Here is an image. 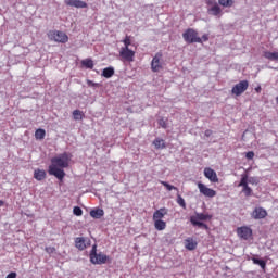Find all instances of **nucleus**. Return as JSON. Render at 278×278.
Instances as JSON below:
<instances>
[{
    "label": "nucleus",
    "mask_w": 278,
    "mask_h": 278,
    "mask_svg": "<svg viewBox=\"0 0 278 278\" xmlns=\"http://www.w3.org/2000/svg\"><path fill=\"white\" fill-rule=\"evenodd\" d=\"M68 153H63L59 156L51 159V165L48 167L49 175H53L56 177L59 181H64V177H66V173L64 168H68Z\"/></svg>",
    "instance_id": "1"
},
{
    "label": "nucleus",
    "mask_w": 278,
    "mask_h": 278,
    "mask_svg": "<svg viewBox=\"0 0 278 278\" xmlns=\"http://www.w3.org/2000/svg\"><path fill=\"white\" fill-rule=\"evenodd\" d=\"M182 38L187 45H194V42H198L200 45H203V40L201 37H199V33L193 28H188L182 34Z\"/></svg>",
    "instance_id": "2"
},
{
    "label": "nucleus",
    "mask_w": 278,
    "mask_h": 278,
    "mask_svg": "<svg viewBox=\"0 0 278 278\" xmlns=\"http://www.w3.org/2000/svg\"><path fill=\"white\" fill-rule=\"evenodd\" d=\"M48 38L53 42H61V45H66V42H68V35L60 30H50L48 33Z\"/></svg>",
    "instance_id": "3"
},
{
    "label": "nucleus",
    "mask_w": 278,
    "mask_h": 278,
    "mask_svg": "<svg viewBox=\"0 0 278 278\" xmlns=\"http://www.w3.org/2000/svg\"><path fill=\"white\" fill-rule=\"evenodd\" d=\"M91 264H105L108 262V255L103 253H97V244H94L89 254Z\"/></svg>",
    "instance_id": "4"
},
{
    "label": "nucleus",
    "mask_w": 278,
    "mask_h": 278,
    "mask_svg": "<svg viewBox=\"0 0 278 278\" xmlns=\"http://www.w3.org/2000/svg\"><path fill=\"white\" fill-rule=\"evenodd\" d=\"M164 70V62H162V52H157L151 62V71L153 73H160Z\"/></svg>",
    "instance_id": "5"
},
{
    "label": "nucleus",
    "mask_w": 278,
    "mask_h": 278,
    "mask_svg": "<svg viewBox=\"0 0 278 278\" xmlns=\"http://www.w3.org/2000/svg\"><path fill=\"white\" fill-rule=\"evenodd\" d=\"M247 90H249V80H241L232 87L231 93L236 97H240L241 94H244Z\"/></svg>",
    "instance_id": "6"
},
{
    "label": "nucleus",
    "mask_w": 278,
    "mask_h": 278,
    "mask_svg": "<svg viewBox=\"0 0 278 278\" xmlns=\"http://www.w3.org/2000/svg\"><path fill=\"white\" fill-rule=\"evenodd\" d=\"M119 58L125 62H134V58H136V51L129 48H121Z\"/></svg>",
    "instance_id": "7"
},
{
    "label": "nucleus",
    "mask_w": 278,
    "mask_h": 278,
    "mask_svg": "<svg viewBox=\"0 0 278 278\" xmlns=\"http://www.w3.org/2000/svg\"><path fill=\"white\" fill-rule=\"evenodd\" d=\"M198 189L203 197H207L208 199H214V197H216V190L208 188L203 182H198Z\"/></svg>",
    "instance_id": "8"
},
{
    "label": "nucleus",
    "mask_w": 278,
    "mask_h": 278,
    "mask_svg": "<svg viewBox=\"0 0 278 278\" xmlns=\"http://www.w3.org/2000/svg\"><path fill=\"white\" fill-rule=\"evenodd\" d=\"M237 236H239L241 240H249V238L253 236V229L248 226H241L237 228Z\"/></svg>",
    "instance_id": "9"
},
{
    "label": "nucleus",
    "mask_w": 278,
    "mask_h": 278,
    "mask_svg": "<svg viewBox=\"0 0 278 278\" xmlns=\"http://www.w3.org/2000/svg\"><path fill=\"white\" fill-rule=\"evenodd\" d=\"M251 216L254 218V220H262L268 216V212L264 207L258 206L253 210Z\"/></svg>",
    "instance_id": "10"
},
{
    "label": "nucleus",
    "mask_w": 278,
    "mask_h": 278,
    "mask_svg": "<svg viewBox=\"0 0 278 278\" xmlns=\"http://www.w3.org/2000/svg\"><path fill=\"white\" fill-rule=\"evenodd\" d=\"M239 186H241L242 192L247 195V197H251V194H253V189H251V187H249V177L248 176H243L239 182Z\"/></svg>",
    "instance_id": "11"
},
{
    "label": "nucleus",
    "mask_w": 278,
    "mask_h": 278,
    "mask_svg": "<svg viewBox=\"0 0 278 278\" xmlns=\"http://www.w3.org/2000/svg\"><path fill=\"white\" fill-rule=\"evenodd\" d=\"M204 177H206V179L212 184H218V175H216L215 170L210 167L204 169Z\"/></svg>",
    "instance_id": "12"
},
{
    "label": "nucleus",
    "mask_w": 278,
    "mask_h": 278,
    "mask_svg": "<svg viewBox=\"0 0 278 278\" xmlns=\"http://www.w3.org/2000/svg\"><path fill=\"white\" fill-rule=\"evenodd\" d=\"M65 4L70 5V8H88V3L81 0H65Z\"/></svg>",
    "instance_id": "13"
},
{
    "label": "nucleus",
    "mask_w": 278,
    "mask_h": 278,
    "mask_svg": "<svg viewBox=\"0 0 278 278\" xmlns=\"http://www.w3.org/2000/svg\"><path fill=\"white\" fill-rule=\"evenodd\" d=\"M207 13L211 16H217L218 18H220V16H223V9H220V5L215 4L207 9Z\"/></svg>",
    "instance_id": "14"
},
{
    "label": "nucleus",
    "mask_w": 278,
    "mask_h": 278,
    "mask_svg": "<svg viewBox=\"0 0 278 278\" xmlns=\"http://www.w3.org/2000/svg\"><path fill=\"white\" fill-rule=\"evenodd\" d=\"M166 214H168V210H166V207H162L156 210L153 213V220H162V218H164L166 216Z\"/></svg>",
    "instance_id": "15"
},
{
    "label": "nucleus",
    "mask_w": 278,
    "mask_h": 278,
    "mask_svg": "<svg viewBox=\"0 0 278 278\" xmlns=\"http://www.w3.org/2000/svg\"><path fill=\"white\" fill-rule=\"evenodd\" d=\"M75 247L78 249V251H85V249H88V245L86 244V239L84 237H77L75 239Z\"/></svg>",
    "instance_id": "16"
},
{
    "label": "nucleus",
    "mask_w": 278,
    "mask_h": 278,
    "mask_svg": "<svg viewBox=\"0 0 278 278\" xmlns=\"http://www.w3.org/2000/svg\"><path fill=\"white\" fill-rule=\"evenodd\" d=\"M34 178L37 181H45V179H47V172H45V169H35Z\"/></svg>",
    "instance_id": "17"
},
{
    "label": "nucleus",
    "mask_w": 278,
    "mask_h": 278,
    "mask_svg": "<svg viewBox=\"0 0 278 278\" xmlns=\"http://www.w3.org/2000/svg\"><path fill=\"white\" fill-rule=\"evenodd\" d=\"M197 247H198V243H197V241H194L193 238H187L185 240V248L188 251H194V249H197Z\"/></svg>",
    "instance_id": "18"
},
{
    "label": "nucleus",
    "mask_w": 278,
    "mask_h": 278,
    "mask_svg": "<svg viewBox=\"0 0 278 278\" xmlns=\"http://www.w3.org/2000/svg\"><path fill=\"white\" fill-rule=\"evenodd\" d=\"M89 214H90L91 218L99 219V218H103L105 212L103 211V208H93L90 211Z\"/></svg>",
    "instance_id": "19"
},
{
    "label": "nucleus",
    "mask_w": 278,
    "mask_h": 278,
    "mask_svg": "<svg viewBox=\"0 0 278 278\" xmlns=\"http://www.w3.org/2000/svg\"><path fill=\"white\" fill-rule=\"evenodd\" d=\"M190 223L191 225H193V227H199L200 229H210V227H207V225L194 217H190Z\"/></svg>",
    "instance_id": "20"
},
{
    "label": "nucleus",
    "mask_w": 278,
    "mask_h": 278,
    "mask_svg": "<svg viewBox=\"0 0 278 278\" xmlns=\"http://www.w3.org/2000/svg\"><path fill=\"white\" fill-rule=\"evenodd\" d=\"M264 58L266 60H270L271 62H278V52L265 51Z\"/></svg>",
    "instance_id": "21"
},
{
    "label": "nucleus",
    "mask_w": 278,
    "mask_h": 278,
    "mask_svg": "<svg viewBox=\"0 0 278 278\" xmlns=\"http://www.w3.org/2000/svg\"><path fill=\"white\" fill-rule=\"evenodd\" d=\"M154 227L157 231H164L166 229V222L162 219H154Z\"/></svg>",
    "instance_id": "22"
},
{
    "label": "nucleus",
    "mask_w": 278,
    "mask_h": 278,
    "mask_svg": "<svg viewBox=\"0 0 278 278\" xmlns=\"http://www.w3.org/2000/svg\"><path fill=\"white\" fill-rule=\"evenodd\" d=\"M191 218H195V220H211L212 215L205 213H198L197 215L191 216Z\"/></svg>",
    "instance_id": "23"
},
{
    "label": "nucleus",
    "mask_w": 278,
    "mask_h": 278,
    "mask_svg": "<svg viewBox=\"0 0 278 278\" xmlns=\"http://www.w3.org/2000/svg\"><path fill=\"white\" fill-rule=\"evenodd\" d=\"M102 77L105 79H110V77H114V67H106L102 71Z\"/></svg>",
    "instance_id": "24"
},
{
    "label": "nucleus",
    "mask_w": 278,
    "mask_h": 278,
    "mask_svg": "<svg viewBox=\"0 0 278 278\" xmlns=\"http://www.w3.org/2000/svg\"><path fill=\"white\" fill-rule=\"evenodd\" d=\"M153 146L155 147V149H166V142L164 141V139L161 138L154 139Z\"/></svg>",
    "instance_id": "25"
},
{
    "label": "nucleus",
    "mask_w": 278,
    "mask_h": 278,
    "mask_svg": "<svg viewBox=\"0 0 278 278\" xmlns=\"http://www.w3.org/2000/svg\"><path fill=\"white\" fill-rule=\"evenodd\" d=\"M81 66H84L85 68L93 70L94 61H92V59H85L81 61Z\"/></svg>",
    "instance_id": "26"
},
{
    "label": "nucleus",
    "mask_w": 278,
    "mask_h": 278,
    "mask_svg": "<svg viewBox=\"0 0 278 278\" xmlns=\"http://www.w3.org/2000/svg\"><path fill=\"white\" fill-rule=\"evenodd\" d=\"M45 136H47V131L42 128H38L35 131V138L36 140H45Z\"/></svg>",
    "instance_id": "27"
},
{
    "label": "nucleus",
    "mask_w": 278,
    "mask_h": 278,
    "mask_svg": "<svg viewBox=\"0 0 278 278\" xmlns=\"http://www.w3.org/2000/svg\"><path fill=\"white\" fill-rule=\"evenodd\" d=\"M72 114H73L74 121H84V111L74 110Z\"/></svg>",
    "instance_id": "28"
},
{
    "label": "nucleus",
    "mask_w": 278,
    "mask_h": 278,
    "mask_svg": "<svg viewBox=\"0 0 278 278\" xmlns=\"http://www.w3.org/2000/svg\"><path fill=\"white\" fill-rule=\"evenodd\" d=\"M218 3L222 8H232L233 0H218Z\"/></svg>",
    "instance_id": "29"
},
{
    "label": "nucleus",
    "mask_w": 278,
    "mask_h": 278,
    "mask_svg": "<svg viewBox=\"0 0 278 278\" xmlns=\"http://www.w3.org/2000/svg\"><path fill=\"white\" fill-rule=\"evenodd\" d=\"M252 262L253 264H257L258 266H261L263 270L266 269V261L253 257Z\"/></svg>",
    "instance_id": "30"
},
{
    "label": "nucleus",
    "mask_w": 278,
    "mask_h": 278,
    "mask_svg": "<svg viewBox=\"0 0 278 278\" xmlns=\"http://www.w3.org/2000/svg\"><path fill=\"white\" fill-rule=\"evenodd\" d=\"M122 42L124 45V48L129 49V47H131V36L126 35Z\"/></svg>",
    "instance_id": "31"
},
{
    "label": "nucleus",
    "mask_w": 278,
    "mask_h": 278,
    "mask_svg": "<svg viewBox=\"0 0 278 278\" xmlns=\"http://www.w3.org/2000/svg\"><path fill=\"white\" fill-rule=\"evenodd\" d=\"M160 184H162V186H164L166 188V190H168V192H170L172 190H179L177 187H175L164 180H161Z\"/></svg>",
    "instance_id": "32"
},
{
    "label": "nucleus",
    "mask_w": 278,
    "mask_h": 278,
    "mask_svg": "<svg viewBox=\"0 0 278 278\" xmlns=\"http://www.w3.org/2000/svg\"><path fill=\"white\" fill-rule=\"evenodd\" d=\"M177 203L180 205V207L186 210V200H184L180 194L177 195Z\"/></svg>",
    "instance_id": "33"
},
{
    "label": "nucleus",
    "mask_w": 278,
    "mask_h": 278,
    "mask_svg": "<svg viewBox=\"0 0 278 278\" xmlns=\"http://www.w3.org/2000/svg\"><path fill=\"white\" fill-rule=\"evenodd\" d=\"M73 214H74L75 216H83L84 211H83L81 207H79V206H74V208H73Z\"/></svg>",
    "instance_id": "34"
},
{
    "label": "nucleus",
    "mask_w": 278,
    "mask_h": 278,
    "mask_svg": "<svg viewBox=\"0 0 278 278\" xmlns=\"http://www.w3.org/2000/svg\"><path fill=\"white\" fill-rule=\"evenodd\" d=\"M45 251H46V253L51 255V254L55 253V248L54 247H46Z\"/></svg>",
    "instance_id": "35"
},
{
    "label": "nucleus",
    "mask_w": 278,
    "mask_h": 278,
    "mask_svg": "<svg viewBox=\"0 0 278 278\" xmlns=\"http://www.w3.org/2000/svg\"><path fill=\"white\" fill-rule=\"evenodd\" d=\"M247 160H253L255 157V152L249 151L245 154Z\"/></svg>",
    "instance_id": "36"
},
{
    "label": "nucleus",
    "mask_w": 278,
    "mask_h": 278,
    "mask_svg": "<svg viewBox=\"0 0 278 278\" xmlns=\"http://www.w3.org/2000/svg\"><path fill=\"white\" fill-rule=\"evenodd\" d=\"M159 125H160V127H162L163 129H166V127H167L166 121H164L163 117H162L161 119H159Z\"/></svg>",
    "instance_id": "37"
},
{
    "label": "nucleus",
    "mask_w": 278,
    "mask_h": 278,
    "mask_svg": "<svg viewBox=\"0 0 278 278\" xmlns=\"http://www.w3.org/2000/svg\"><path fill=\"white\" fill-rule=\"evenodd\" d=\"M205 3L206 5H211V8L218 4L216 0H205Z\"/></svg>",
    "instance_id": "38"
},
{
    "label": "nucleus",
    "mask_w": 278,
    "mask_h": 278,
    "mask_svg": "<svg viewBox=\"0 0 278 278\" xmlns=\"http://www.w3.org/2000/svg\"><path fill=\"white\" fill-rule=\"evenodd\" d=\"M87 85L92 87V88H97V86H99V84L92 81V80H87Z\"/></svg>",
    "instance_id": "39"
},
{
    "label": "nucleus",
    "mask_w": 278,
    "mask_h": 278,
    "mask_svg": "<svg viewBox=\"0 0 278 278\" xmlns=\"http://www.w3.org/2000/svg\"><path fill=\"white\" fill-rule=\"evenodd\" d=\"M201 40H202V42H207V40H210V35L204 34V35L201 37Z\"/></svg>",
    "instance_id": "40"
},
{
    "label": "nucleus",
    "mask_w": 278,
    "mask_h": 278,
    "mask_svg": "<svg viewBox=\"0 0 278 278\" xmlns=\"http://www.w3.org/2000/svg\"><path fill=\"white\" fill-rule=\"evenodd\" d=\"M5 278H16V273L12 271Z\"/></svg>",
    "instance_id": "41"
},
{
    "label": "nucleus",
    "mask_w": 278,
    "mask_h": 278,
    "mask_svg": "<svg viewBox=\"0 0 278 278\" xmlns=\"http://www.w3.org/2000/svg\"><path fill=\"white\" fill-rule=\"evenodd\" d=\"M213 131L207 129L205 130L204 135L206 136V138H210V136H212Z\"/></svg>",
    "instance_id": "42"
},
{
    "label": "nucleus",
    "mask_w": 278,
    "mask_h": 278,
    "mask_svg": "<svg viewBox=\"0 0 278 278\" xmlns=\"http://www.w3.org/2000/svg\"><path fill=\"white\" fill-rule=\"evenodd\" d=\"M255 92H257V93L262 92V87L261 86L256 87Z\"/></svg>",
    "instance_id": "43"
},
{
    "label": "nucleus",
    "mask_w": 278,
    "mask_h": 278,
    "mask_svg": "<svg viewBox=\"0 0 278 278\" xmlns=\"http://www.w3.org/2000/svg\"><path fill=\"white\" fill-rule=\"evenodd\" d=\"M4 202L2 200H0V207H3Z\"/></svg>",
    "instance_id": "44"
}]
</instances>
